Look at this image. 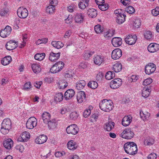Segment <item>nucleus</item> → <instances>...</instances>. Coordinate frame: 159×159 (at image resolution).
I'll list each match as a JSON object with an SVG mask.
<instances>
[{
  "label": "nucleus",
  "mask_w": 159,
  "mask_h": 159,
  "mask_svg": "<svg viewBox=\"0 0 159 159\" xmlns=\"http://www.w3.org/2000/svg\"><path fill=\"white\" fill-rule=\"evenodd\" d=\"M11 30V27L9 25H7L4 29L0 30V36L3 38H6L10 35Z\"/></svg>",
  "instance_id": "9d476101"
},
{
  "label": "nucleus",
  "mask_w": 159,
  "mask_h": 159,
  "mask_svg": "<svg viewBox=\"0 0 159 159\" xmlns=\"http://www.w3.org/2000/svg\"><path fill=\"white\" fill-rule=\"evenodd\" d=\"M64 63L61 61L56 63L50 69V71L52 73H56L60 71L64 66Z\"/></svg>",
  "instance_id": "20e7f679"
},
{
  "label": "nucleus",
  "mask_w": 159,
  "mask_h": 159,
  "mask_svg": "<svg viewBox=\"0 0 159 159\" xmlns=\"http://www.w3.org/2000/svg\"><path fill=\"white\" fill-rule=\"evenodd\" d=\"M75 8V6L74 4H71L68 7V11L70 12H72L74 11V10Z\"/></svg>",
  "instance_id": "69168bd1"
},
{
  "label": "nucleus",
  "mask_w": 159,
  "mask_h": 159,
  "mask_svg": "<svg viewBox=\"0 0 159 159\" xmlns=\"http://www.w3.org/2000/svg\"><path fill=\"white\" fill-rule=\"evenodd\" d=\"M105 61V57L102 55H98L96 56L94 58V63L98 66L104 63Z\"/></svg>",
  "instance_id": "4468645a"
},
{
  "label": "nucleus",
  "mask_w": 159,
  "mask_h": 159,
  "mask_svg": "<svg viewBox=\"0 0 159 159\" xmlns=\"http://www.w3.org/2000/svg\"><path fill=\"white\" fill-rule=\"evenodd\" d=\"M94 29L96 32L97 34H99L103 31V29L101 28V25H96Z\"/></svg>",
  "instance_id": "de8ad7c7"
},
{
  "label": "nucleus",
  "mask_w": 159,
  "mask_h": 159,
  "mask_svg": "<svg viewBox=\"0 0 159 159\" xmlns=\"http://www.w3.org/2000/svg\"><path fill=\"white\" fill-rule=\"evenodd\" d=\"M147 158L148 159H155L157 158V155L155 153H152L148 156Z\"/></svg>",
  "instance_id": "e2e57ef3"
},
{
  "label": "nucleus",
  "mask_w": 159,
  "mask_h": 159,
  "mask_svg": "<svg viewBox=\"0 0 159 159\" xmlns=\"http://www.w3.org/2000/svg\"><path fill=\"white\" fill-rule=\"evenodd\" d=\"M42 117L43 122L45 123L50 120V115L48 112H44L42 115Z\"/></svg>",
  "instance_id": "bb28decb"
},
{
  "label": "nucleus",
  "mask_w": 159,
  "mask_h": 159,
  "mask_svg": "<svg viewBox=\"0 0 159 159\" xmlns=\"http://www.w3.org/2000/svg\"><path fill=\"white\" fill-rule=\"evenodd\" d=\"M68 148L70 150H74L77 148L76 143L73 140L69 141L67 145Z\"/></svg>",
  "instance_id": "393cba45"
},
{
  "label": "nucleus",
  "mask_w": 159,
  "mask_h": 159,
  "mask_svg": "<svg viewBox=\"0 0 159 159\" xmlns=\"http://www.w3.org/2000/svg\"><path fill=\"white\" fill-rule=\"evenodd\" d=\"M45 56V54L44 53H37L34 56V59L39 61H41L43 59Z\"/></svg>",
  "instance_id": "ea45409f"
},
{
  "label": "nucleus",
  "mask_w": 159,
  "mask_h": 159,
  "mask_svg": "<svg viewBox=\"0 0 159 159\" xmlns=\"http://www.w3.org/2000/svg\"><path fill=\"white\" fill-rule=\"evenodd\" d=\"M12 60L10 56H7L4 57L1 60V63L2 65L6 66L9 64Z\"/></svg>",
  "instance_id": "c756f323"
},
{
  "label": "nucleus",
  "mask_w": 159,
  "mask_h": 159,
  "mask_svg": "<svg viewBox=\"0 0 159 159\" xmlns=\"http://www.w3.org/2000/svg\"><path fill=\"white\" fill-rule=\"evenodd\" d=\"M85 19L84 15L82 14L81 13H77L75 17V20H77L78 19L83 20Z\"/></svg>",
  "instance_id": "603ef678"
},
{
  "label": "nucleus",
  "mask_w": 159,
  "mask_h": 159,
  "mask_svg": "<svg viewBox=\"0 0 159 159\" xmlns=\"http://www.w3.org/2000/svg\"><path fill=\"white\" fill-rule=\"evenodd\" d=\"M70 116L71 118L73 120H75L78 117V114L76 111H74L71 112Z\"/></svg>",
  "instance_id": "6e6d98bb"
},
{
  "label": "nucleus",
  "mask_w": 159,
  "mask_h": 159,
  "mask_svg": "<svg viewBox=\"0 0 159 159\" xmlns=\"http://www.w3.org/2000/svg\"><path fill=\"white\" fill-rule=\"evenodd\" d=\"M154 143V140L152 138L148 137L144 141V144L148 146H151Z\"/></svg>",
  "instance_id": "58836bf2"
},
{
  "label": "nucleus",
  "mask_w": 159,
  "mask_h": 159,
  "mask_svg": "<svg viewBox=\"0 0 159 159\" xmlns=\"http://www.w3.org/2000/svg\"><path fill=\"white\" fill-rule=\"evenodd\" d=\"M94 53V52L87 50L85 52L83 57L85 59H88Z\"/></svg>",
  "instance_id": "c03bdc74"
},
{
  "label": "nucleus",
  "mask_w": 159,
  "mask_h": 159,
  "mask_svg": "<svg viewBox=\"0 0 159 159\" xmlns=\"http://www.w3.org/2000/svg\"><path fill=\"white\" fill-rule=\"evenodd\" d=\"M47 137L43 135L39 136L35 139V142L39 144H41L44 143L47 140Z\"/></svg>",
  "instance_id": "412c9836"
},
{
  "label": "nucleus",
  "mask_w": 159,
  "mask_h": 159,
  "mask_svg": "<svg viewBox=\"0 0 159 159\" xmlns=\"http://www.w3.org/2000/svg\"><path fill=\"white\" fill-rule=\"evenodd\" d=\"M32 68L33 72L35 73L39 72L41 70L40 66L36 63H34L32 65Z\"/></svg>",
  "instance_id": "473e14b6"
},
{
  "label": "nucleus",
  "mask_w": 159,
  "mask_h": 159,
  "mask_svg": "<svg viewBox=\"0 0 159 159\" xmlns=\"http://www.w3.org/2000/svg\"><path fill=\"white\" fill-rule=\"evenodd\" d=\"M85 84L86 83L84 80H80L76 83V88L78 90H80L83 89Z\"/></svg>",
  "instance_id": "c85d7f7f"
},
{
  "label": "nucleus",
  "mask_w": 159,
  "mask_h": 159,
  "mask_svg": "<svg viewBox=\"0 0 159 159\" xmlns=\"http://www.w3.org/2000/svg\"><path fill=\"white\" fill-rule=\"evenodd\" d=\"M152 80L151 78H148L144 80L143 82V85L145 86H147L149 85L152 83Z\"/></svg>",
  "instance_id": "5fc2aeb1"
},
{
  "label": "nucleus",
  "mask_w": 159,
  "mask_h": 159,
  "mask_svg": "<svg viewBox=\"0 0 159 159\" xmlns=\"http://www.w3.org/2000/svg\"><path fill=\"white\" fill-rule=\"evenodd\" d=\"M152 14L153 16H157L159 15V7H157L155 9H153L152 11Z\"/></svg>",
  "instance_id": "864d4df0"
},
{
  "label": "nucleus",
  "mask_w": 159,
  "mask_h": 159,
  "mask_svg": "<svg viewBox=\"0 0 159 159\" xmlns=\"http://www.w3.org/2000/svg\"><path fill=\"white\" fill-rule=\"evenodd\" d=\"M125 152L129 155H134L137 153L138 151L136 143L133 142H127L124 146Z\"/></svg>",
  "instance_id": "f257e3e1"
},
{
  "label": "nucleus",
  "mask_w": 159,
  "mask_h": 159,
  "mask_svg": "<svg viewBox=\"0 0 159 159\" xmlns=\"http://www.w3.org/2000/svg\"><path fill=\"white\" fill-rule=\"evenodd\" d=\"M122 84V80L120 79H115L110 83V87L113 89H116L119 87Z\"/></svg>",
  "instance_id": "9b49d317"
},
{
  "label": "nucleus",
  "mask_w": 159,
  "mask_h": 159,
  "mask_svg": "<svg viewBox=\"0 0 159 159\" xmlns=\"http://www.w3.org/2000/svg\"><path fill=\"white\" fill-rule=\"evenodd\" d=\"M15 148L16 150H19V151L22 152L24 150V147L23 146L21 145H16Z\"/></svg>",
  "instance_id": "680f3d73"
},
{
  "label": "nucleus",
  "mask_w": 159,
  "mask_h": 159,
  "mask_svg": "<svg viewBox=\"0 0 159 159\" xmlns=\"http://www.w3.org/2000/svg\"><path fill=\"white\" fill-rule=\"evenodd\" d=\"M156 69V65L153 63H149L145 66V71L147 74L149 75L153 73Z\"/></svg>",
  "instance_id": "1a4fd4ad"
},
{
  "label": "nucleus",
  "mask_w": 159,
  "mask_h": 159,
  "mask_svg": "<svg viewBox=\"0 0 159 159\" xmlns=\"http://www.w3.org/2000/svg\"><path fill=\"white\" fill-rule=\"evenodd\" d=\"M37 124V119L34 117H31L27 121L26 127L28 129H32L36 126Z\"/></svg>",
  "instance_id": "423d86ee"
},
{
  "label": "nucleus",
  "mask_w": 159,
  "mask_h": 159,
  "mask_svg": "<svg viewBox=\"0 0 159 159\" xmlns=\"http://www.w3.org/2000/svg\"><path fill=\"white\" fill-rule=\"evenodd\" d=\"M31 88V84L30 82L26 83L24 86V89L25 90H28Z\"/></svg>",
  "instance_id": "4d7b16f0"
},
{
  "label": "nucleus",
  "mask_w": 159,
  "mask_h": 159,
  "mask_svg": "<svg viewBox=\"0 0 159 159\" xmlns=\"http://www.w3.org/2000/svg\"><path fill=\"white\" fill-rule=\"evenodd\" d=\"M59 88L61 89H63L66 87L68 85V84L65 80H61L58 83Z\"/></svg>",
  "instance_id": "f704fd0d"
},
{
  "label": "nucleus",
  "mask_w": 159,
  "mask_h": 159,
  "mask_svg": "<svg viewBox=\"0 0 159 159\" xmlns=\"http://www.w3.org/2000/svg\"><path fill=\"white\" fill-rule=\"evenodd\" d=\"M87 85L89 87L93 89H95L97 88L98 85V83L94 81H89Z\"/></svg>",
  "instance_id": "a19ab883"
},
{
  "label": "nucleus",
  "mask_w": 159,
  "mask_h": 159,
  "mask_svg": "<svg viewBox=\"0 0 159 159\" xmlns=\"http://www.w3.org/2000/svg\"><path fill=\"white\" fill-rule=\"evenodd\" d=\"M138 79L139 77L138 76L136 75H132L130 77V78L129 80L131 82H136Z\"/></svg>",
  "instance_id": "bf43d9fd"
},
{
  "label": "nucleus",
  "mask_w": 159,
  "mask_h": 159,
  "mask_svg": "<svg viewBox=\"0 0 159 159\" xmlns=\"http://www.w3.org/2000/svg\"><path fill=\"white\" fill-rule=\"evenodd\" d=\"M111 42L114 47H118L121 45L122 39L120 37H114L112 39Z\"/></svg>",
  "instance_id": "6ab92c4d"
},
{
  "label": "nucleus",
  "mask_w": 159,
  "mask_h": 159,
  "mask_svg": "<svg viewBox=\"0 0 159 159\" xmlns=\"http://www.w3.org/2000/svg\"><path fill=\"white\" fill-rule=\"evenodd\" d=\"M75 94V91L73 89H69L65 93V99L67 100H69L73 97Z\"/></svg>",
  "instance_id": "f3484780"
},
{
  "label": "nucleus",
  "mask_w": 159,
  "mask_h": 159,
  "mask_svg": "<svg viewBox=\"0 0 159 159\" xmlns=\"http://www.w3.org/2000/svg\"><path fill=\"white\" fill-rule=\"evenodd\" d=\"M13 140L11 139H8L5 140L3 143V145L7 149H10L13 145Z\"/></svg>",
  "instance_id": "b1692460"
},
{
  "label": "nucleus",
  "mask_w": 159,
  "mask_h": 159,
  "mask_svg": "<svg viewBox=\"0 0 159 159\" xmlns=\"http://www.w3.org/2000/svg\"><path fill=\"white\" fill-rule=\"evenodd\" d=\"M103 75L101 73H99L96 76V80L98 81H100L102 80L103 78Z\"/></svg>",
  "instance_id": "0e129e2a"
},
{
  "label": "nucleus",
  "mask_w": 159,
  "mask_h": 159,
  "mask_svg": "<svg viewBox=\"0 0 159 159\" xmlns=\"http://www.w3.org/2000/svg\"><path fill=\"white\" fill-rule=\"evenodd\" d=\"M58 4V1L57 0H50L49 5H51L52 7L56 6Z\"/></svg>",
  "instance_id": "052dcab7"
},
{
  "label": "nucleus",
  "mask_w": 159,
  "mask_h": 159,
  "mask_svg": "<svg viewBox=\"0 0 159 159\" xmlns=\"http://www.w3.org/2000/svg\"><path fill=\"white\" fill-rule=\"evenodd\" d=\"M114 124L113 122H108L105 125L104 128L107 131H110L114 128Z\"/></svg>",
  "instance_id": "cd10ccee"
},
{
  "label": "nucleus",
  "mask_w": 159,
  "mask_h": 159,
  "mask_svg": "<svg viewBox=\"0 0 159 159\" xmlns=\"http://www.w3.org/2000/svg\"><path fill=\"white\" fill-rule=\"evenodd\" d=\"M9 10L5 8H3L0 11V15L1 16H7L9 15Z\"/></svg>",
  "instance_id": "79ce46f5"
},
{
  "label": "nucleus",
  "mask_w": 159,
  "mask_h": 159,
  "mask_svg": "<svg viewBox=\"0 0 159 159\" xmlns=\"http://www.w3.org/2000/svg\"><path fill=\"white\" fill-rule=\"evenodd\" d=\"M86 95L85 93L83 91H80L78 93L76 98L79 103H81L85 100Z\"/></svg>",
  "instance_id": "dca6fc26"
},
{
  "label": "nucleus",
  "mask_w": 159,
  "mask_h": 159,
  "mask_svg": "<svg viewBox=\"0 0 159 159\" xmlns=\"http://www.w3.org/2000/svg\"><path fill=\"white\" fill-rule=\"evenodd\" d=\"M120 2L123 4L125 6H127L129 5L130 0H121Z\"/></svg>",
  "instance_id": "338daca9"
},
{
  "label": "nucleus",
  "mask_w": 159,
  "mask_h": 159,
  "mask_svg": "<svg viewBox=\"0 0 159 159\" xmlns=\"http://www.w3.org/2000/svg\"><path fill=\"white\" fill-rule=\"evenodd\" d=\"M99 107L101 110L107 112H109L113 107L112 102L111 100L104 99L100 103Z\"/></svg>",
  "instance_id": "f03ea898"
},
{
  "label": "nucleus",
  "mask_w": 159,
  "mask_h": 159,
  "mask_svg": "<svg viewBox=\"0 0 159 159\" xmlns=\"http://www.w3.org/2000/svg\"><path fill=\"white\" fill-rule=\"evenodd\" d=\"M51 44L55 48L57 49H60L64 46L63 44L60 41H52Z\"/></svg>",
  "instance_id": "72a5a7b5"
},
{
  "label": "nucleus",
  "mask_w": 159,
  "mask_h": 159,
  "mask_svg": "<svg viewBox=\"0 0 159 159\" xmlns=\"http://www.w3.org/2000/svg\"><path fill=\"white\" fill-rule=\"evenodd\" d=\"M66 131L68 134L75 135L78 133L79 128L76 125L72 124L67 127Z\"/></svg>",
  "instance_id": "6e6552de"
},
{
  "label": "nucleus",
  "mask_w": 159,
  "mask_h": 159,
  "mask_svg": "<svg viewBox=\"0 0 159 159\" xmlns=\"http://www.w3.org/2000/svg\"><path fill=\"white\" fill-rule=\"evenodd\" d=\"M115 77V73L113 71H109L106 74L105 78L107 80H110Z\"/></svg>",
  "instance_id": "37998d69"
},
{
  "label": "nucleus",
  "mask_w": 159,
  "mask_h": 159,
  "mask_svg": "<svg viewBox=\"0 0 159 159\" xmlns=\"http://www.w3.org/2000/svg\"><path fill=\"white\" fill-rule=\"evenodd\" d=\"M55 7L51 5H49L46 8V12L50 14H52L55 11Z\"/></svg>",
  "instance_id": "a18cd8bd"
},
{
  "label": "nucleus",
  "mask_w": 159,
  "mask_h": 159,
  "mask_svg": "<svg viewBox=\"0 0 159 159\" xmlns=\"http://www.w3.org/2000/svg\"><path fill=\"white\" fill-rule=\"evenodd\" d=\"M21 138H20V141L25 142L27 141L30 138V133L27 131H25L21 135Z\"/></svg>",
  "instance_id": "5701e85b"
},
{
  "label": "nucleus",
  "mask_w": 159,
  "mask_h": 159,
  "mask_svg": "<svg viewBox=\"0 0 159 159\" xmlns=\"http://www.w3.org/2000/svg\"><path fill=\"white\" fill-rule=\"evenodd\" d=\"M61 53L58 52L57 53H55L52 52H51L49 54V59L51 61H55L58 59L60 57Z\"/></svg>",
  "instance_id": "4be33fe9"
},
{
  "label": "nucleus",
  "mask_w": 159,
  "mask_h": 159,
  "mask_svg": "<svg viewBox=\"0 0 159 159\" xmlns=\"http://www.w3.org/2000/svg\"><path fill=\"white\" fill-rule=\"evenodd\" d=\"M132 120V117L131 116H125L122 120V124L123 126H127L129 125Z\"/></svg>",
  "instance_id": "aec40b11"
},
{
  "label": "nucleus",
  "mask_w": 159,
  "mask_h": 159,
  "mask_svg": "<svg viewBox=\"0 0 159 159\" xmlns=\"http://www.w3.org/2000/svg\"><path fill=\"white\" fill-rule=\"evenodd\" d=\"M137 39V37L135 35H129L125 39V41L127 44L132 45L135 43Z\"/></svg>",
  "instance_id": "f8f14e48"
},
{
  "label": "nucleus",
  "mask_w": 159,
  "mask_h": 159,
  "mask_svg": "<svg viewBox=\"0 0 159 159\" xmlns=\"http://www.w3.org/2000/svg\"><path fill=\"white\" fill-rule=\"evenodd\" d=\"M122 52L120 49L116 48L113 50L111 53V57L114 60L119 58L122 56Z\"/></svg>",
  "instance_id": "ddd939ff"
},
{
  "label": "nucleus",
  "mask_w": 159,
  "mask_h": 159,
  "mask_svg": "<svg viewBox=\"0 0 159 159\" xmlns=\"http://www.w3.org/2000/svg\"><path fill=\"white\" fill-rule=\"evenodd\" d=\"M78 5L79 8L81 9H84L88 6V4L84 3L82 1L80 2Z\"/></svg>",
  "instance_id": "13d9d810"
},
{
  "label": "nucleus",
  "mask_w": 159,
  "mask_h": 159,
  "mask_svg": "<svg viewBox=\"0 0 159 159\" xmlns=\"http://www.w3.org/2000/svg\"><path fill=\"white\" fill-rule=\"evenodd\" d=\"M11 122L9 118L4 119L2 124L1 132L4 134H6L9 132L11 128Z\"/></svg>",
  "instance_id": "7ed1b4c3"
},
{
  "label": "nucleus",
  "mask_w": 159,
  "mask_h": 159,
  "mask_svg": "<svg viewBox=\"0 0 159 159\" xmlns=\"http://www.w3.org/2000/svg\"><path fill=\"white\" fill-rule=\"evenodd\" d=\"M17 47V44L15 40H10L6 45V48L8 50H11Z\"/></svg>",
  "instance_id": "2eb2a0df"
},
{
  "label": "nucleus",
  "mask_w": 159,
  "mask_h": 159,
  "mask_svg": "<svg viewBox=\"0 0 159 159\" xmlns=\"http://www.w3.org/2000/svg\"><path fill=\"white\" fill-rule=\"evenodd\" d=\"M99 8L102 11H105L108 9V5L104 2L101 5H99Z\"/></svg>",
  "instance_id": "8fccbe9b"
},
{
  "label": "nucleus",
  "mask_w": 159,
  "mask_h": 159,
  "mask_svg": "<svg viewBox=\"0 0 159 159\" xmlns=\"http://www.w3.org/2000/svg\"><path fill=\"white\" fill-rule=\"evenodd\" d=\"M159 49V46L157 43H151L148 47V50L150 52H156Z\"/></svg>",
  "instance_id": "a211bd4d"
},
{
  "label": "nucleus",
  "mask_w": 159,
  "mask_h": 159,
  "mask_svg": "<svg viewBox=\"0 0 159 159\" xmlns=\"http://www.w3.org/2000/svg\"><path fill=\"white\" fill-rule=\"evenodd\" d=\"M127 12L129 14H132L135 11L134 8L131 6H128L126 9Z\"/></svg>",
  "instance_id": "09e8293b"
},
{
  "label": "nucleus",
  "mask_w": 159,
  "mask_h": 159,
  "mask_svg": "<svg viewBox=\"0 0 159 159\" xmlns=\"http://www.w3.org/2000/svg\"><path fill=\"white\" fill-rule=\"evenodd\" d=\"M64 97L63 95L61 93H57L54 98V101L57 102H60L62 100Z\"/></svg>",
  "instance_id": "c9c22d12"
},
{
  "label": "nucleus",
  "mask_w": 159,
  "mask_h": 159,
  "mask_svg": "<svg viewBox=\"0 0 159 159\" xmlns=\"http://www.w3.org/2000/svg\"><path fill=\"white\" fill-rule=\"evenodd\" d=\"M133 28H138L141 25L140 20H135L133 22Z\"/></svg>",
  "instance_id": "3c124183"
},
{
  "label": "nucleus",
  "mask_w": 159,
  "mask_h": 159,
  "mask_svg": "<svg viewBox=\"0 0 159 159\" xmlns=\"http://www.w3.org/2000/svg\"><path fill=\"white\" fill-rule=\"evenodd\" d=\"M149 88L148 87L143 89L142 92V96L143 97L147 98L148 97L151 92L150 88V87Z\"/></svg>",
  "instance_id": "e433bc0d"
},
{
  "label": "nucleus",
  "mask_w": 159,
  "mask_h": 159,
  "mask_svg": "<svg viewBox=\"0 0 159 159\" xmlns=\"http://www.w3.org/2000/svg\"><path fill=\"white\" fill-rule=\"evenodd\" d=\"M89 109H86L85 110L83 113V115L84 116L85 118L89 116L90 114V113H91V111L90 109L91 108H92V106H89Z\"/></svg>",
  "instance_id": "49530a36"
},
{
  "label": "nucleus",
  "mask_w": 159,
  "mask_h": 159,
  "mask_svg": "<svg viewBox=\"0 0 159 159\" xmlns=\"http://www.w3.org/2000/svg\"><path fill=\"white\" fill-rule=\"evenodd\" d=\"M134 136V134L131 129H126L120 134L122 138L127 139H130Z\"/></svg>",
  "instance_id": "39448f33"
},
{
  "label": "nucleus",
  "mask_w": 159,
  "mask_h": 159,
  "mask_svg": "<svg viewBox=\"0 0 159 159\" xmlns=\"http://www.w3.org/2000/svg\"><path fill=\"white\" fill-rule=\"evenodd\" d=\"M17 13L18 16L20 18L25 19L28 15V12L26 8L20 7L17 10Z\"/></svg>",
  "instance_id": "0eeeda50"
},
{
  "label": "nucleus",
  "mask_w": 159,
  "mask_h": 159,
  "mask_svg": "<svg viewBox=\"0 0 159 159\" xmlns=\"http://www.w3.org/2000/svg\"><path fill=\"white\" fill-rule=\"evenodd\" d=\"M144 38L147 40H150L152 39L153 35L152 32L149 30H146L143 33Z\"/></svg>",
  "instance_id": "4c0bfd02"
},
{
  "label": "nucleus",
  "mask_w": 159,
  "mask_h": 159,
  "mask_svg": "<svg viewBox=\"0 0 159 159\" xmlns=\"http://www.w3.org/2000/svg\"><path fill=\"white\" fill-rule=\"evenodd\" d=\"M122 66L120 63H117L114 65L113 66L112 70L115 72H119L121 70Z\"/></svg>",
  "instance_id": "7c9ffc66"
},
{
  "label": "nucleus",
  "mask_w": 159,
  "mask_h": 159,
  "mask_svg": "<svg viewBox=\"0 0 159 159\" xmlns=\"http://www.w3.org/2000/svg\"><path fill=\"white\" fill-rule=\"evenodd\" d=\"M69 111V109L67 107H63L61 110V113L63 114H65L66 112Z\"/></svg>",
  "instance_id": "774afa93"
},
{
  "label": "nucleus",
  "mask_w": 159,
  "mask_h": 159,
  "mask_svg": "<svg viewBox=\"0 0 159 159\" xmlns=\"http://www.w3.org/2000/svg\"><path fill=\"white\" fill-rule=\"evenodd\" d=\"M48 124V127L49 129H55L57 125L56 120L54 119L50 120L47 123Z\"/></svg>",
  "instance_id": "a878e982"
},
{
  "label": "nucleus",
  "mask_w": 159,
  "mask_h": 159,
  "mask_svg": "<svg viewBox=\"0 0 159 159\" xmlns=\"http://www.w3.org/2000/svg\"><path fill=\"white\" fill-rule=\"evenodd\" d=\"M88 14L89 16L91 18L95 17L97 15V11L93 8L90 9L88 12Z\"/></svg>",
  "instance_id": "2f4dec72"
}]
</instances>
